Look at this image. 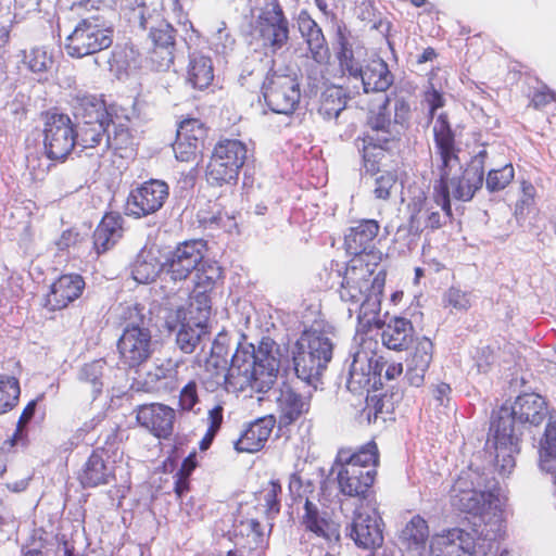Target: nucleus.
Here are the masks:
<instances>
[{
    "label": "nucleus",
    "instance_id": "obj_61",
    "mask_svg": "<svg viewBox=\"0 0 556 556\" xmlns=\"http://www.w3.org/2000/svg\"><path fill=\"white\" fill-rule=\"evenodd\" d=\"M410 118L409 103L403 99H396L394 103V124L407 125Z\"/></svg>",
    "mask_w": 556,
    "mask_h": 556
},
{
    "label": "nucleus",
    "instance_id": "obj_18",
    "mask_svg": "<svg viewBox=\"0 0 556 556\" xmlns=\"http://www.w3.org/2000/svg\"><path fill=\"white\" fill-rule=\"evenodd\" d=\"M205 245L202 240H189L178 244L164 263L170 278L175 281L186 280L203 260Z\"/></svg>",
    "mask_w": 556,
    "mask_h": 556
},
{
    "label": "nucleus",
    "instance_id": "obj_37",
    "mask_svg": "<svg viewBox=\"0 0 556 556\" xmlns=\"http://www.w3.org/2000/svg\"><path fill=\"white\" fill-rule=\"evenodd\" d=\"M282 485L278 479H271L254 493L256 507L261 508L268 520L276 518L281 509Z\"/></svg>",
    "mask_w": 556,
    "mask_h": 556
},
{
    "label": "nucleus",
    "instance_id": "obj_29",
    "mask_svg": "<svg viewBox=\"0 0 556 556\" xmlns=\"http://www.w3.org/2000/svg\"><path fill=\"white\" fill-rule=\"evenodd\" d=\"M123 219L118 211H106L93 231V250L97 255L108 252L122 238Z\"/></svg>",
    "mask_w": 556,
    "mask_h": 556
},
{
    "label": "nucleus",
    "instance_id": "obj_5",
    "mask_svg": "<svg viewBox=\"0 0 556 556\" xmlns=\"http://www.w3.org/2000/svg\"><path fill=\"white\" fill-rule=\"evenodd\" d=\"M433 139L439 174V180L433 188V198L435 204L441 208H451L448 184L453 182L457 174L464 169L458 155L460 150L456 146L455 132L445 113H441L437 117L433 126Z\"/></svg>",
    "mask_w": 556,
    "mask_h": 556
},
{
    "label": "nucleus",
    "instance_id": "obj_60",
    "mask_svg": "<svg viewBox=\"0 0 556 556\" xmlns=\"http://www.w3.org/2000/svg\"><path fill=\"white\" fill-rule=\"evenodd\" d=\"M536 189L529 181H522L520 193L516 203L517 208H529L535 204Z\"/></svg>",
    "mask_w": 556,
    "mask_h": 556
},
{
    "label": "nucleus",
    "instance_id": "obj_10",
    "mask_svg": "<svg viewBox=\"0 0 556 556\" xmlns=\"http://www.w3.org/2000/svg\"><path fill=\"white\" fill-rule=\"evenodd\" d=\"M43 119V147L52 161H64L76 146L77 130L71 117L65 113L46 111Z\"/></svg>",
    "mask_w": 556,
    "mask_h": 556
},
{
    "label": "nucleus",
    "instance_id": "obj_25",
    "mask_svg": "<svg viewBox=\"0 0 556 556\" xmlns=\"http://www.w3.org/2000/svg\"><path fill=\"white\" fill-rule=\"evenodd\" d=\"M433 343L422 337L416 340L413 351L406 359L405 377L410 386L420 387L424 384L426 374L433 357Z\"/></svg>",
    "mask_w": 556,
    "mask_h": 556
},
{
    "label": "nucleus",
    "instance_id": "obj_36",
    "mask_svg": "<svg viewBox=\"0 0 556 556\" xmlns=\"http://www.w3.org/2000/svg\"><path fill=\"white\" fill-rule=\"evenodd\" d=\"M389 102V97H386L383 103L379 108V111L368 116L367 124L369 126V131L365 134L363 138L364 142H371V140H376L380 143H389L394 138L392 123L387 112Z\"/></svg>",
    "mask_w": 556,
    "mask_h": 556
},
{
    "label": "nucleus",
    "instance_id": "obj_22",
    "mask_svg": "<svg viewBox=\"0 0 556 556\" xmlns=\"http://www.w3.org/2000/svg\"><path fill=\"white\" fill-rule=\"evenodd\" d=\"M273 523L268 522L267 529L256 518H244L233 526L235 544L249 552H256L263 556L268 546V539Z\"/></svg>",
    "mask_w": 556,
    "mask_h": 556
},
{
    "label": "nucleus",
    "instance_id": "obj_34",
    "mask_svg": "<svg viewBox=\"0 0 556 556\" xmlns=\"http://www.w3.org/2000/svg\"><path fill=\"white\" fill-rule=\"evenodd\" d=\"M381 341L384 346L394 351L406 350L412 342L414 328L410 320L404 317H393L386 325L381 321Z\"/></svg>",
    "mask_w": 556,
    "mask_h": 556
},
{
    "label": "nucleus",
    "instance_id": "obj_28",
    "mask_svg": "<svg viewBox=\"0 0 556 556\" xmlns=\"http://www.w3.org/2000/svg\"><path fill=\"white\" fill-rule=\"evenodd\" d=\"M72 108L74 115L86 124H111L112 115L102 97L88 93H78L74 97Z\"/></svg>",
    "mask_w": 556,
    "mask_h": 556
},
{
    "label": "nucleus",
    "instance_id": "obj_55",
    "mask_svg": "<svg viewBox=\"0 0 556 556\" xmlns=\"http://www.w3.org/2000/svg\"><path fill=\"white\" fill-rule=\"evenodd\" d=\"M444 301L447 306L457 311H468L471 307L470 294L455 287L446 291Z\"/></svg>",
    "mask_w": 556,
    "mask_h": 556
},
{
    "label": "nucleus",
    "instance_id": "obj_4",
    "mask_svg": "<svg viewBox=\"0 0 556 556\" xmlns=\"http://www.w3.org/2000/svg\"><path fill=\"white\" fill-rule=\"evenodd\" d=\"M451 502L458 510L485 520L501 511L500 483L494 477L470 464L454 481Z\"/></svg>",
    "mask_w": 556,
    "mask_h": 556
},
{
    "label": "nucleus",
    "instance_id": "obj_52",
    "mask_svg": "<svg viewBox=\"0 0 556 556\" xmlns=\"http://www.w3.org/2000/svg\"><path fill=\"white\" fill-rule=\"evenodd\" d=\"M358 361L354 359L351 364L346 387L352 392L366 389L370 383L369 371L364 372L362 368L357 367Z\"/></svg>",
    "mask_w": 556,
    "mask_h": 556
},
{
    "label": "nucleus",
    "instance_id": "obj_27",
    "mask_svg": "<svg viewBox=\"0 0 556 556\" xmlns=\"http://www.w3.org/2000/svg\"><path fill=\"white\" fill-rule=\"evenodd\" d=\"M275 422L276 419L273 415L251 422L235 442L236 451L240 453H256L264 448L273 432Z\"/></svg>",
    "mask_w": 556,
    "mask_h": 556
},
{
    "label": "nucleus",
    "instance_id": "obj_21",
    "mask_svg": "<svg viewBox=\"0 0 556 556\" xmlns=\"http://www.w3.org/2000/svg\"><path fill=\"white\" fill-rule=\"evenodd\" d=\"M486 157V150L479 151L471 157L469 164L464 168L460 175L451 182L455 199L469 201L473 198L476 191L482 187Z\"/></svg>",
    "mask_w": 556,
    "mask_h": 556
},
{
    "label": "nucleus",
    "instance_id": "obj_16",
    "mask_svg": "<svg viewBox=\"0 0 556 556\" xmlns=\"http://www.w3.org/2000/svg\"><path fill=\"white\" fill-rule=\"evenodd\" d=\"M479 540L476 528H452L434 535L430 548L433 556H475Z\"/></svg>",
    "mask_w": 556,
    "mask_h": 556
},
{
    "label": "nucleus",
    "instance_id": "obj_39",
    "mask_svg": "<svg viewBox=\"0 0 556 556\" xmlns=\"http://www.w3.org/2000/svg\"><path fill=\"white\" fill-rule=\"evenodd\" d=\"M214 79V68L211 58L193 54L190 58L187 80L194 88L203 90L211 86Z\"/></svg>",
    "mask_w": 556,
    "mask_h": 556
},
{
    "label": "nucleus",
    "instance_id": "obj_32",
    "mask_svg": "<svg viewBox=\"0 0 556 556\" xmlns=\"http://www.w3.org/2000/svg\"><path fill=\"white\" fill-rule=\"evenodd\" d=\"M301 525L306 531L327 542H337L340 539L339 526L320 516L318 507L308 498L304 503V513L301 517Z\"/></svg>",
    "mask_w": 556,
    "mask_h": 556
},
{
    "label": "nucleus",
    "instance_id": "obj_49",
    "mask_svg": "<svg viewBox=\"0 0 556 556\" xmlns=\"http://www.w3.org/2000/svg\"><path fill=\"white\" fill-rule=\"evenodd\" d=\"M103 363L101 361H93L85 364L80 371V380L91 384L96 395L101 393L102 377H103Z\"/></svg>",
    "mask_w": 556,
    "mask_h": 556
},
{
    "label": "nucleus",
    "instance_id": "obj_58",
    "mask_svg": "<svg viewBox=\"0 0 556 556\" xmlns=\"http://www.w3.org/2000/svg\"><path fill=\"white\" fill-rule=\"evenodd\" d=\"M553 102H556V92L548 87L543 86L533 91L529 106L534 110H542Z\"/></svg>",
    "mask_w": 556,
    "mask_h": 556
},
{
    "label": "nucleus",
    "instance_id": "obj_47",
    "mask_svg": "<svg viewBox=\"0 0 556 556\" xmlns=\"http://www.w3.org/2000/svg\"><path fill=\"white\" fill-rule=\"evenodd\" d=\"M24 62L34 73L48 72L53 65V56L45 47H34L24 54Z\"/></svg>",
    "mask_w": 556,
    "mask_h": 556
},
{
    "label": "nucleus",
    "instance_id": "obj_1",
    "mask_svg": "<svg viewBox=\"0 0 556 556\" xmlns=\"http://www.w3.org/2000/svg\"><path fill=\"white\" fill-rule=\"evenodd\" d=\"M548 416V404L538 393H522L511 405H502L491 417L486 445L493 450L494 464L501 475H508L520 452L521 426H541Z\"/></svg>",
    "mask_w": 556,
    "mask_h": 556
},
{
    "label": "nucleus",
    "instance_id": "obj_31",
    "mask_svg": "<svg viewBox=\"0 0 556 556\" xmlns=\"http://www.w3.org/2000/svg\"><path fill=\"white\" fill-rule=\"evenodd\" d=\"M380 226L375 219H363L351 227L344 237V248L349 254L363 256L378 236Z\"/></svg>",
    "mask_w": 556,
    "mask_h": 556
},
{
    "label": "nucleus",
    "instance_id": "obj_20",
    "mask_svg": "<svg viewBox=\"0 0 556 556\" xmlns=\"http://www.w3.org/2000/svg\"><path fill=\"white\" fill-rule=\"evenodd\" d=\"M367 55V48L358 39L339 33L336 58L341 76L349 75L358 78L362 75L363 63Z\"/></svg>",
    "mask_w": 556,
    "mask_h": 556
},
{
    "label": "nucleus",
    "instance_id": "obj_30",
    "mask_svg": "<svg viewBox=\"0 0 556 556\" xmlns=\"http://www.w3.org/2000/svg\"><path fill=\"white\" fill-rule=\"evenodd\" d=\"M298 26L305 39L312 58L319 64L328 63L330 51L321 28L307 12H301L298 17Z\"/></svg>",
    "mask_w": 556,
    "mask_h": 556
},
{
    "label": "nucleus",
    "instance_id": "obj_7",
    "mask_svg": "<svg viewBox=\"0 0 556 556\" xmlns=\"http://www.w3.org/2000/svg\"><path fill=\"white\" fill-rule=\"evenodd\" d=\"M330 339L317 331H304L295 344L293 356L296 376L312 382L318 379L332 357Z\"/></svg>",
    "mask_w": 556,
    "mask_h": 556
},
{
    "label": "nucleus",
    "instance_id": "obj_12",
    "mask_svg": "<svg viewBox=\"0 0 556 556\" xmlns=\"http://www.w3.org/2000/svg\"><path fill=\"white\" fill-rule=\"evenodd\" d=\"M112 42V30L102 27L92 16L75 26L66 38L65 49L70 56L79 59L105 50Z\"/></svg>",
    "mask_w": 556,
    "mask_h": 556
},
{
    "label": "nucleus",
    "instance_id": "obj_59",
    "mask_svg": "<svg viewBox=\"0 0 556 556\" xmlns=\"http://www.w3.org/2000/svg\"><path fill=\"white\" fill-rule=\"evenodd\" d=\"M396 182L395 175L391 173H386L381 176H379L376 179V188H375V195L378 199H388L391 193V189L394 187Z\"/></svg>",
    "mask_w": 556,
    "mask_h": 556
},
{
    "label": "nucleus",
    "instance_id": "obj_6",
    "mask_svg": "<svg viewBox=\"0 0 556 556\" xmlns=\"http://www.w3.org/2000/svg\"><path fill=\"white\" fill-rule=\"evenodd\" d=\"M218 367L215 386L223 387L228 393H239L248 388L260 391V362L252 344H239L230 364L224 356L211 354L208 368Z\"/></svg>",
    "mask_w": 556,
    "mask_h": 556
},
{
    "label": "nucleus",
    "instance_id": "obj_38",
    "mask_svg": "<svg viewBox=\"0 0 556 556\" xmlns=\"http://www.w3.org/2000/svg\"><path fill=\"white\" fill-rule=\"evenodd\" d=\"M163 264L152 249H142L131 266V276L138 283H150L156 279Z\"/></svg>",
    "mask_w": 556,
    "mask_h": 556
},
{
    "label": "nucleus",
    "instance_id": "obj_64",
    "mask_svg": "<svg viewBox=\"0 0 556 556\" xmlns=\"http://www.w3.org/2000/svg\"><path fill=\"white\" fill-rule=\"evenodd\" d=\"M451 392V386L446 382H439L432 388V395L440 403V405H443L450 400Z\"/></svg>",
    "mask_w": 556,
    "mask_h": 556
},
{
    "label": "nucleus",
    "instance_id": "obj_41",
    "mask_svg": "<svg viewBox=\"0 0 556 556\" xmlns=\"http://www.w3.org/2000/svg\"><path fill=\"white\" fill-rule=\"evenodd\" d=\"M207 333V326L202 321L197 324V328L182 324L177 332L176 341L184 353H192L200 342L201 336Z\"/></svg>",
    "mask_w": 556,
    "mask_h": 556
},
{
    "label": "nucleus",
    "instance_id": "obj_33",
    "mask_svg": "<svg viewBox=\"0 0 556 556\" xmlns=\"http://www.w3.org/2000/svg\"><path fill=\"white\" fill-rule=\"evenodd\" d=\"M362 79L365 92H383L393 84L394 77L386 61L381 58L370 59L362 68Z\"/></svg>",
    "mask_w": 556,
    "mask_h": 556
},
{
    "label": "nucleus",
    "instance_id": "obj_13",
    "mask_svg": "<svg viewBox=\"0 0 556 556\" xmlns=\"http://www.w3.org/2000/svg\"><path fill=\"white\" fill-rule=\"evenodd\" d=\"M351 538L363 548H377L383 543V520L378 502L356 504L351 523Z\"/></svg>",
    "mask_w": 556,
    "mask_h": 556
},
{
    "label": "nucleus",
    "instance_id": "obj_24",
    "mask_svg": "<svg viewBox=\"0 0 556 556\" xmlns=\"http://www.w3.org/2000/svg\"><path fill=\"white\" fill-rule=\"evenodd\" d=\"M149 37L153 43L149 52L151 62L157 70L168 68L174 63L175 29L167 22L161 21L151 27Z\"/></svg>",
    "mask_w": 556,
    "mask_h": 556
},
{
    "label": "nucleus",
    "instance_id": "obj_8",
    "mask_svg": "<svg viewBox=\"0 0 556 556\" xmlns=\"http://www.w3.org/2000/svg\"><path fill=\"white\" fill-rule=\"evenodd\" d=\"M247 159L248 147L243 141L220 138L214 146L206 165V181L218 187L236 181Z\"/></svg>",
    "mask_w": 556,
    "mask_h": 556
},
{
    "label": "nucleus",
    "instance_id": "obj_23",
    "mask_svg": "<svg viewBox=\"0 0 556 556\" xmlns=\"http://www.w3.org/2000/svg\"><path fill=\"white\" fill-rule=\"evenodd\" d=\"M106 451L103 446L96 447L88 456L78 473V481L84 489H93L106 485L115 480L114 467L104 460Z\"/></svg>",
    "mask_w": 556,
    "mask_h": 556
},
{
    "label": "nucleus",
    "instance_id": "obj_57",
    "mask_svg": "<svg viewBox=\"0 0 556 556\" xmlns=\"http://www.w3.org/2000/svg\"><path fill=\"white\" fill-rule=\"evenodd\" d=\"M108 146L123 156L122 151L131 149L132 137L127 129L116 130L113 136H108Z\"/></svg>",
    "mask_w": 556,
    "mask_h": 556
},
{
    "label": "nucleus",
    "instance_id": "obj_11",
    "mask_svg": "<svg viewBox=\"0 0 556 556\" xmlns=\"http://www.w3.org/2000/svg\"><path fill=\"white\" fill-rule=\"evenodd\" d=\"M265 104L277 114H292L301 99L300 85L294 75L270 70L262 83Z\"/></svg>",
    "mask_w": 556,
    "mask_h": 556
},
{
    "label": "nucleus",
    "instance_id": "obj_53",
    "mask_svg": "<svg viewBox=\"0 0 556 556\" xmlns=\"http://www.w3.org/2000/svg\"><path fill=\"white\" fill-rule=\"evenodd\" d=\"M199 401L197 382L191 380L179 392L178 408L180 412H190Z\"/></svg>",
    "mask_w": 556,
    "mask_h": 556
},
{
    "label": "nucleus",
    "instance_id": "obj_56",
    "mask_svg": "<svg viewBox=\"0 0 556 556\" xmlns=\"http://www.w3.org/2000/svg\"><path fill=\"white\" fill-rule=\"evenodd\" d=\"M87 241V235H81L75 229H67L62 232L55 244L60 251H67L71 248L79 249Z\"/></svg>",
    "mask_w": 556,
    "mask_h": 556
},
{
    "label": "nucleus",
    "instance_id": "obj_43",
    "mask_svg": "<svg viewBox=\"0 0 556 556\" xmlns=\"http://www.w3.org/2000/svg\"><path fill=\"white\" fill-rule=\"evenodd\" d=\"M345 108V97L340 87H330L321 96L320 112L328 117H338Z\"/></svg>",
    "mask_w": 556,
    "mask_h": 556
},
{
    "label": "nucleus",
    "instance_id": "obj_54",
    "mask_svg": "<svg viewBox=\"0 0 556 556\" xmlns=\"http://www.w3.org/2000/svg\"><path fill=\"white\" fill-rule=\"evenodd\" d=\"M384 406L383 397L379 395H371L366 397L365 406L359 413V417L366 420L367 424L376 422Z\"/></svg>",
    "mask_w": 556,
    "mask_h": 556
},
{
    "label": "nucleus",
    "instance_id": "obj_19",
    "mask_svg": "<svg viewBox=\"0 0 556 556\" xmlns=\"http://www.w3.org/2000/svg\"><path fill=\"white\" fill-rule=\"evenodd\" d=\"M86 282L79 274H62L49 288L45 296L43 306L49 312H56L67 308L78 300L85 290Z\"/></svg>",
    "mask_w": 556,
    "mask_h": 556
},
{
    "label": "nucleus",
    "instance_id": "obj_62",
    "mask_svg": "<svg viewBox=\"0 0 556 556\" xmlns=\"http://www.w3.org/2000/svg\"><path fill=\"white\" fill-rule=\"evenodd\" d=\"M224 420V407L218 404L207 413V429L218 433Z\"/></svg>",
    "mask_w": 556,
    "mask_h": 556
},
{
    "label": "nucleus",
    "instance_id": "obj_63",
    "mask_svg": "<svg viewBox=\"0 0 556 556\" xmlns=\"http://www.w3.org/2000/svg\"><path fill=\"white\" fill-rule=\"evenodd\" d=\"M425 99L431 115H433L438 109L442 108L445 102L442 93L434 88L426 92Z\"/></svg>",
    "mask_w": 556,
    "mask_h": 556
},
{
    "label": "nucleus",
    "instance_id": "obj_14",
    "mask_svg": "<svg viewBox=\"0 0 556 556\" xmlns=\"http://www.w3.org/2000/svg\"><path fill=\"white\" fill-rule=\"evenodd\" d=\"M119 363L126 369H138L152 356L151 331L139 325H128L117 340Z\"/></svg>",
    "mask_w": 556,
    "mask_h": 556
},
{
    "label": "nucleus",
    "instance_id": "obj_46",
    "mask_svg": "<svg viewBox=\"0 0 556 556\" xmlns=\"http://www.w3.org/2000/svg\"><path fill=\"white\" fill-rule=\"evenodd\" d=\"M386 144L376 140L364 142L363 165L370 175H375L380 170L381 161L386 155Z\"/></svg>",
    "mask_w": 556,
    "mask_h": 556
},
{
    "label": "nucleus",
    "instance_id": "obj_40",
    "mask_svg": "<svg viewBox=\"0 0 556 556\" xmlns=\"http://www.w3.org/2000/svg\"><path fill=\"white\" fill-rule=\"evenodd\" d=\"M21 386L16 377L0 374V415L14 409L20 401Z\"/></svg>",
    "mask_w": 556,
    "mask_h": 556
},
{
    "label": "nucleus",
    "instance_id": "obj_9",
    "mask_svg": "<svg viewBox=\"0 0 556 556\" xmlns=\"http://www.w3.org/2000/svg\"><path fill=\"white\" fill-rule=\"evenodd\" d=\"M252 35L260 40L264 50L276 53L290 39L289 20L278 0H271L261 9Z\"/></svg>",
    "mask_w": 556,
    "mask_h": 556
},
{
    "label": "nucleus",
    "instance_id": "obj_50",
    "mask_svg": "<svg viewBox=\"0 0 556 556\" xmlns=\"http://www.w3.org/2000/svg\"><path fill=\"white\" fill-rule=\"evenodd\" d=\"M222 278L220 268L215 265L202 266L195 275L194 289L213 292L217 280Z\"/></svg>",
    "mask_w": 556,
    "mask_h": 556
},
{
    "label": "nucleus",
    "instance_id": "obj_26",
    "mask_svg": "<svg viewBox=\"0 0 556 556\" xmlns=\"http://www.w3.org/2000/svg\"><path fill=\"white\" fill-rule=\"evenodd\" d=\"M169 198L168 185L160 179H150L129 192L128 204L137 208H162Z\"/></svg>",
    "mask_w": 556,
    "mask_h": 556
},
{
    "label": "nucleus",
    "instance_id": "obj_51",
    "mask_svg": "<svg viewBox=\"0 0 556 556\" xmlns=\"http://www.w3.org/2000/svg\"><path fill=\"white\" fill-rule=\"evenodd\" d=\"M212 292L194 289L190 298V307L194 308L200 319L206 320L212 309Z\"/></svg>",
    "mask_w": 556,
    "mask_h": 556
},
{
    "label": "nucleus",
    "instance_id": "obj_2",
    "mask_svg": "<svg viewBox=\"0 0 556 556\" xmlns=\"http://www.w3.org/2000/svg\"><path fill=\"white\" fill-rule=\"evenodd\" d=\"M386 277L384 270L374 275V269L363 256L352 257L346 264L340 298L344 302L359 304L357 319L365 328L381 326L380 307Z\"/></svg>",
    "mask_w": 556,
    "mask_h": 556
},
{
    "label": "nucleus",
    "instance_id": "obj_15",
    "mask_svg": "<svg viewBox=\"0 0 556 556\" xmlns=\"http://www.w3.org/2000/svg\"><path fill=\"white\" fill-rule=\"evenodd\" d=\"M208 128L199 118L186 117L177 128L175 156L180 162H193L202 156Z\"/></svg>",
    "mask_w": 556,
    "mask_h": 556
},
{
    "label": "nucleus",
    "instance_id": "obj_45",
    "mask_svg": "<svg viewBox=\"0 0 556 556\" xmlns=\"http://www.w3.org/2000/svg\"><path fill=\"white\" fill-rule=\"evenodd\" d=\"M540 460L551 469V463L556 462V421L549 420L540 442Z\"/></svg>",
    "mask_w": 556,
    "mask_h": 556
},
{
    "label": "nucleus",
    "instance_id": "obj_35",
    "mask_svg": "<svg viewBox=\"0 0 556 556\" xmlns=\"http://www.w3.org/2000/svg\"><path fill=\"white\" fill-rule=\"evenodd\" d=\"M277 412L279 426L288 427L308 412V404L290 387L285 386L277 399Z\"/></svg>",
    "mask_w": 556,
    "mask_h": 556
},
{
    "label": "nucleus",
    "instance_id": "obj_3",
    "mask_svg": "<svg viewBox=\"0 0 556 556\" xmlns=\"http://www.w3.org/2000/svg\"><path fill=\"white\" fill-rule=\"evenodd\" d=\"M379 465V450L371 440L357 450L342 447L338 451L333 468L339 493L364 504L377 501L374 483Z\"/></svg>",
    "mask_w": 556,
    "mask_h": 556
},
{
    "label": "nucleus",
    "instance_id": "obj_48",
    "mask_svg": "<svg viewBox=\"0 0 556 556\" xmlns=\"http://www.w3.org/2000/svg\"><path fill=\"white\" fill-rule=\"evenodd\" d=\"M515 170L511 164H505L497 169H491L488 173L485 184L490 191L504 189L514 179Z\"/></svg>",
    "mask_w": 556,
    "mask_h": 556
},
{
    "label": "nucleus",
    "instance_id": "obj_44",
    "mask_svg": "<svg viewBox=\"0 0 556 556\" xmlns=\"http://www.w3.org/2000/svg\"><path fill=\"white\" fill-rule=\"evenodd\" d=\"M429 536L427 521L419 515L414 516L402 531V538L408 544L424 545Z\"/></svg>",
    "mask_w": 556,
    "mask_h": 556
},
{
    "label": "nucleus",
    "instance_id": "obj_17",
    "mask_svg": "<svg viewBox=\"0 0 556 556\" xmlns=\"http://www.w3.org/2000/svg\"><path fill=\"white\" fill-rule=\"evenodd\" d=\"M136 421L153 437L167 440L174 433L176 410L163 403H146L136 407Z\"/></svg>",
    "mask_w": 556,
    "mask_h": 556
},
{
    "label": "nucleus",
    "instance_id": "obj_42",
    "mask_svg": "<svg viewBox=\"0 0 556 556\" xmlns=\"http://www.w3.org/2000/svg\"><path fill=\"white\" fill-rule=\"evenodd\" d=\"M109 124H86L81 123L79 130L76 135V144L81 149H90L100 144Z\"/></svg>",
    "mask_w": 556,
    "mask_h": 556
}]
</instances>
